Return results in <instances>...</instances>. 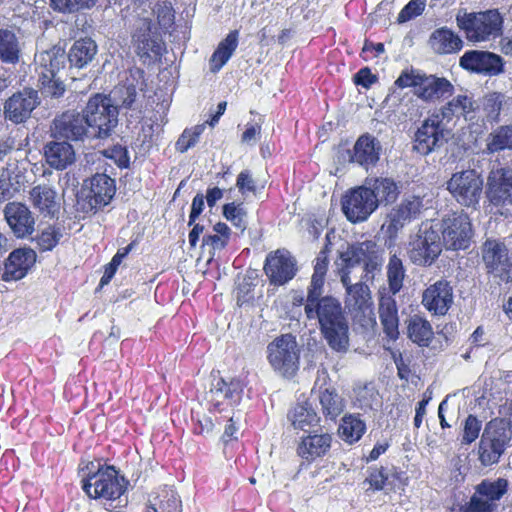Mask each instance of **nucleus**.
Returning a JSON list of instances; mask_svg holds the SVG:
<instances>
[{"mask_svg": "<svg viewBox=\"0 0 512 512\" xmlns=\"http://www.w3.org/2000/svg\"><path fill=\"white\" fill-rule=\"evenodd\" d=\"M325 277H311L307 287L305 315L315 320L328 346L336 352H346L349 347V321L341 302L323 295Z\"/></svg>", "mask_w": 512, "mask_h": 512, "instance_id": "obj_1", "label": "nucleus"}, {"mask_svg": "<svg viewBox=\"0 0 512 512\" xmlns=\"http://www.w3.org/2000/svg\"><path fill=\"white\" fill-rule=\"evenodd\" d=\"M127 481L114 466L99 465L96 472L82 480V489L93 499L103 500L108 511H115L126 505L121 497L126 491Z\"/></svg>", "mask_w": 512, "mask_h": 512, "instance_id": "obj_2", "label": "nucleus"}, {"mask_svg": "<svg viewBox=\"0 0 512 512\" xmlns=\"http://www.w3.org/2000/svg\"><path fill=\"white\" fill-rule=\"evenodd\" d=\"M456 21L466 39L474 43L494 40L503 32V17L497 9L457 15Z\"/></svg>", "mask_w": 512, "mask_h": 512, "instance_id": "obj_3", "label": "nucleus"}, {"mask_svg": "<svg viewBox=\"0 0 512 512\" xmlns=\"http://www.w3.org/2000/svg\"><path fill=\"white\" fill-rule=\"evenodd\" d=\"M93 138L104 139L111 135L118 124V108L110 96L95 94L83 110Z\"/></svg>", "mask_w": 512, "mask_h": 512, "instance_id": "obj_4", "label": "nucleus"}, {"mask_svg": "<svg viewBox=\"0 0 512 512\" xmlns=\"http://www.w3.org/2000/svg\"><path fill=\"white\" fill-rule=\"evenodd\" d=\"M337 266L353 268L362 264L364 267L363 280L372 281L376 272L381 271L383 264L382 252L373 240L348 244L346 249L339 252Z\"/></svg>", "mask_w": 512, "mask_h": 512, "instance_id": "obj_5", "label": "nucleus"}, {"mask_svg": "<svg viewBox=\"0 0 512 512\" xmlns=\"http://www.w3.org/2000/svg\"><path fill=\"white\" fill-rule=\"evenodd\" d=\"M400 88L413 87L420 99L434 102L453 94L454 87L446 78L426 75L417 70L403 71L395 81Z\"/></svg>", "mask_w": 512, "mask_h": 512, "instance_id": "obj_6", "label": "nucleus"}, {"mask_svg": "<svg viewBox=\"0 0 512 512\" xmlns=\"http://www.w3.org/2000/svg\"><path fill=\"white\" fill-rule=\"evenodd\" d=\"M441 228L432 222L422 223L409 242L408 255L412 263L420 266L432 265L442 252Z\"/></svg>", "mask_w": 512, "mask_h": 512, "instance_id": "obj_7", "label": "nucleus"}, {"mask_svg": "<svg viewBox=\"0 0 512 512\" xmlns=\"http://www.w3.org/2000/svg\"><path fill=\"white\" fill-rule=\"evenodd\" d=\"M300 352L296 338L291 334L276 337L267 345V359L271 367L284 377L293 376L299 368Z\"/></svg>", "mask_w": 512, "mask_h": 512, "instance_id": "obj_8", "label": "nucleus"}, {"mask_svg": "<svg viewBox=\"0 0 512 512\" xmlns=\"http://www.w3.org/2000/svg\"><path fill=\"white\" fill-rule=\"evenodd\" d=\"M486 273L497 283L512 281V257L507 246L496 239H487L482 246Z\"/></svg>", "mask_w": 512, "mask_h": 512, "instance_id": "obj_9", "label": "nucleus"}, {"mask_svg": "<svg viewBox=\"0 0 512 512\" xmlns=\"http://www.w3.org/2000/svg\"><path fill=\"white\" fill-rule=\"evenodd\" d=\"M435 112L423 121L414 136L413 149L426 156L440 149L447 143L450 131L446 128L444 119Z\"/></svg>", "mask_w": 512, "mask_h": 512, "instance_id": "obj_10", "label": "nucleus"}, {"mask_svg": "<svg viewBox=\"0 0 512 512\" xmlns=\"http://www.w3.org/2000/svg\"><path fill=\"white\" fill-rule=\"evenodd\" d=\"M447 189L459 204L475 208L482 195L483 179L473 169L463 170L452 174Z\"/></svg>", "mask_w": 512, "mask_h": 512, "instance_id": "obj_11", "label": "nucleus"}, {"mask_svg": "<svg viewBox=\"0 0 512 512\" xmlns=\"http://www.w3.org/2000/svg\"><path fill=\"white\" fill-rule=\"evenodd\" d=\"M116 192L114 179L106 174H96L84 181L81 188L82 208L86 212L102 209L113 199Z\"/></svg>", "mask_w": 512, "mask_h": 512, "instance_id": "obj_12", "label": "nucleus"}, {"mask_svg": "<svg viewBox=\"0 0 512 512\" xmlns=\"http://www.w3.org/2000/svg\"><path fill=\"white\" fill-rule=\"evenodd\" d=\"M441 228L442 245L447 249L460 250L469 247L472 237V225L465 213H454L442 220V223H435Z\"/></svg>", "mask_w": 512, "mask_h": 512, "instance_id": "obj_13", "label": "nucleus"}, {"mask_svg": "<svg viewBox=\"0 0 512 512\" xmlns=\"http://www.w3.org/2000/svg\"><path fill=\"white\" fill-rule=\"evenodd\" d=\"M244 383L239 378L225 380L214 378L210 390L206 393L209 410L223 412L230 407L238 405L242 399Z\"/></svg>", "mask_w": 512, "mask_h": 512, "instance_id": "obj_14", "label": "nucleus"}, {"mask_svg": "<svg viewBox=\"0 0 512 512\" xmlns=\"http://www.w3.org/2000/svg\"><path fill=\"white\" fill-rule=\"evenodd\" d=\"M51 132L55 138L66 141H84L85 139H93L91 130L89 129V125L87 124L83 112H63L53 120Z\"/></svg>", "mask_w": 512, "mask_h": 512, "instance_id": "obj_15", "label": "nucleus"}, {"mask_svg": "<svg viewBox=\"0 0 512 512\" xmlns=\"http://www.w3.org/2000/svg\"><path fill=\"white\" fill-rule=\"evenodd\" d=\"M509 441L510 432L506 428L489 422L484 429L479 443V459L481 463L485 466L497 463Z\"/></svg>", "mask_w": 512, "mask_h": 512, "instance_id": "obj_16", "label": "nucleus"}, {"mask_svg": "<svg viewBox=\"0 0 512 512\" xmlns=\"http://www.w3.org/2000/svg\"><path fill=\"white\" fill-rule=\"evenodd\" d=\"M376 209L372 192L365 185L350 190L342 198V211L352 223L367 220Z\"/></svg>", "mask_w": 512, "mask_h": 512, "instance_id": "obj_17", "label": "nucleus"}, {"mask_svg": "<svg viewBox=\"0 0 512 512\" xmlns=\"http://www.w3.org/2000/svg\"><path fill=\"white\" fill-rule=\"evenodd\" d=\"M508 490V481L504 478L483 480L476 486L465 512H493L497 507L496 501Z\"/></svg>", "mask_w": 512, "mask_h": 512, "instance_id": "obj_18", "label": "nucleus"}, {"mask_svg": "<svg viewBox=\"0 0 512 512\" xmlns=\"http://www.w3.org/2000/svg\"><path fill=\"white\" fill-rule=\"evenodd\" d=\"M263 269L270 284L281 286L295 277L297 261L288 250L278 249L266 256Z\"/></svg>", "mask_w": 512, "mask_h": 512, "instance_id": "obj_19", "label": "nucleus"}, {"mask_svg": "<svg viewBox=\"0 0 512 512\" xmlns=\"http://www.w3.org/2000/svg\"><path fill=\"white\" fill-rule=\"evenodd\" d=\"M459 65L467 71L490 77L500 75L504 72L503 58L490 51H466L460 57Z\"/></svg>", "mask_w": 512, "mask_h": 512, "instance_id": "obj_20", "label": "nucleus"}, {"mask_svg": "<svg viewBox=\"0 0 512 512\" xmlns=\"http://www.w3.org/2000/svg\"><path fill=\"white\" fill-rule=\"evenodd\" d=\"M487 198L494 206L512 205V168L492 170L487 179Z\"/></svg>", "mask_w": 512, "mask_h": 512, "instance_id": "obj_21", "label": "nucleus"}, {"mask_svg": "<svg viewBox=\"0 0 512 512\" xmlns=\"http://www.w3.org/2000/svg\"><path fill=\"white\" fill-rule=\"evenodd\" d=\"M38 92L33 89H24L14 93L4 104L5 118L15 124L25 122L32 111L39 105Z\"/></svg>", "mask_w": 512, "mask_h": 512, "instance_id": "obj_22", "label": "nucleus"}, {"mask_svg": "<svg viewBox=\"0 0 512 512\" xmlns=\"http://www.w3.org/2000/svg\"><path fill=\"white\" fill-rule=\"evenodd\" d=\"M346 306L351 314L362 325L374 321L373 303L368 285L363 282L354 284L348 288Z\"/></svg>", "mask_w": 512, "mask_h": 512, "instance_id": "obj_23", "label": "nucleus"}, {"mask_svg": "<svg viewBox=\"0 0 512 512\" xmlns=\"http://www.w3.org/2000/svg\"><path fill=\"white\" fill-rule=\"evenodd\" d=\"M423 306L433 315H445L453 304V288L441 279L429 285L422 294Z\"/></svg>", "mask_w": 512, "mask_h": 512, "instance_id": "obj_24", "label": "nucleus"}, {"mask_svg": "<svg viewBox=\"0 0 512 512\" xmlns=\"http://www.w3.org/2000/svg\"><path fill=\"white\" fill-rule=\"evenodd\" d=\"M423 209V199L419 196H405L388 214L389 233H397L406 224L417 219Z\"/></svg>", "mask_w": 512, "mask_h": 512, "instance_id": "obj_25", "label": "nucleus"}, {"mask_svg": "<svg viewBox=\"0 0 512 512\" xmlns=\"http://www.w3.org/2000/svg\"><path fill=\"white\" fill-rule=\"evenodd\" d=\"M8 226L17 238H26L34 232L35 219L30 209L20 202H9L4 207Z\"/></svg>", "mask_w": 512, "mask_h": 512, "instance_id": "obj_26", "label": "nucleus"}, {"mask_svg": "<svg viewBox=\"0 0 512 512\" xmlns=\"http://www.w3.org/2000/svg\"><path fill=\"white\" fill-rule=\"evenodd\" d=\"M152 28V20L149 18H139L134 24L132 40L141 56L160 55L162 52L161 39Z\"/></svg>", "mask_w": 512, "mask_h": 512, "instance_id": "obj_27", "label": "nucleus"}, {"mask_svg": "<svg viewBox=\"0 0 512 512\" xmlns=\"http://www.w3.org/2000/svg\"><path fill=\"white\" fill-rule=\"evenodd\" d=\"M36 252L31 248H18L12 251L5 262L2 279L6 282L24 278L36 262Z\"/></svg>", "mask_w": 512, "mask_h": 512, "instance_id": "obj_28", "label": "nucleus"}, {"mask_svg": "<svg viewBox=\"0 0 512 512\" xmlns=\"http://www.w3.org/2000/svg\"><path fill=\"white\" fill-rule=\"evenodd\" d=\"M479 104L472 94L464 93L454 96L437 113L446 122H450L453 117H463L466 121L477 119Z\"/></svg>", "mask_w": 512, "mask_h": 512, "instance_id": "obj_29", "label": "nucleus"}, {"mask_svg": "<svg viewBox=\"0 0 512 512\" xmlns=\"http://www.w3.org/2000/svg\"><path fill=\"white\" fill-rule=\"evenodd\" d=\"M381 144L377 138L366 133L354 144L350 161L364 167L375 165L380 157Z\"/></svg>", "mask_w": 512, "mask_h": 512, "instance_id": "obj_30", "label": "nucleus"}, {"mask_svg": "<svg viewBox=\"0 0 512 512\" xmlns=\"http://www.w3.org/2000/svg\"><path fill=\"white\" fill-rule=\"evenodd\" d=\"M332 444V435L329 433H314L302 437L297 454L304 460L312 462L328 453Z\"/></svg>", "mask_w": 512, "mask_h": 512, "instance_id": "obj_31", "label": "nucleus"}, {"mask_svg": "<svg viewBox=\"0 0 512 512\" xmlns=\"http://www.w3.org/2000/svg\"><path fill=\"white\" fill-rule=\"evenodd\" d=\"M29 200L43 217L54 218L59 213L60 204L56 191L47 185H37L29 192Z\"/></svg>", "mask_w": 512, "mask_h": 512, "instance_id": "obj_32", "label": "nucleus"}, {"mask_svg": "<svg viewBox=\"0 0 512 512\" xmlns=\"http://www.w3.org/2000/svg\"><path fill=\"white\" fill-rule=\"evenodd\" d=\"M44 156L49 166L57 170H64L75 162L74 148L66 140L47 143Z\"/></svg>", "mask_w": 512, "mask_h": 512, "instance_id": "obj_33", "label": "nucleus"}, {"mask_svg": "<svg viewBox=\"0 0 512 512\" xmlns=\"http://www.w3.org/2000/svg\"><path fill=\"white\" fill-rule=\"evenodd\" d=\"M287 419L294 429L302 430L304 432L309 431L320 422V417L315 411L313 405L308 401L295 404L288 411Z\"/></svg>", "mask_w": 512, "mask_h": 512, "instance_id": "obj_34", "label": "nucleus"}, {"mask_svg": "<svg viewBox=\"0 0 512 512\" xmlns=\"http://www.w3.org/2000/svg\"><path fill=\"white\" fill-rule=\"evenodd\" d=\"M23 43L20 37L11 29L0 28V61L8 65L20 62Z\"/></svg>", "mask_w": 512, "mask_h": 512, "instance_id": "obj_35", "label": "nucleus"}, {"mask_svg": "<svg viewBox=\"0 0 512 512\" xmlns=\"http://www.w3.org/2000/svg\"><path fill=\"white\" fill-rule=\"evenodd\" d=\"M378 310L384 333L390 339H397L399 335V318L395 299L392 296H382L379 301Z\"/></svg>", "mask_w": 512, "mask_h": 512, "instance_id": "obj_36", "label": "nucleus"}, {"mask_svg": "<svg viewBox=\"0 0 512 512\" xmlns=\"http://www.w3.org/2000/svg\"><path fill=\"white\" fill-rule=\"evenodd\" d=\"M365 187L369 188L372 192L377 207L383 203L389 204L394 202L399 194L398 186L391 178L367 179Z\"/></svg>", "mask_w": 512, "mask_h": 512, "instance_id": "obj_37", "label": "nucleus"}, {"mask_svg": "<svg viewBox=\"0 0 512 512\" xmlns=\"http://www.w3.org/2000/svg\"><path fill=\"white\" fill-rule=\"evenodd\" d=\"M430 44L436 53L450 54L461 50L463 41L452 30L443 27L432 33Z\"/></svg>", "mask_w": 512, "mask_h": 512, "instance_id": "obj_38", "label": "nucleus"}, {"mask_svg": "<svg viewBox=\"0 0 512 512\" xmlns=\"http://www.w3.org/2000/svg\"><path fill=\"white\" fill-rule=\"evenodd\" d=\"M65 61L66 54L60 46H53L35 55V62L40 68L39 72H46L52 76H56L60 69L64 68Z\"/></svg>", "mask_w": 512, "mask_h": 512, "instance_id": "obj_39", "label": "nucleus"}, {"mask_svg": "<svg viewBox=\"0 0 512 512\" xmlns=\"http://www.w3.org/2000/svg\"><path fill=\"white\" fill-rule=\"evenodd\" d=\"M96 53V43L90 38H83L74 42L67 57L71 65L82 68L94 59Z\"/></svg>", "mask_w": 512, "mask_h": 512, "instance_id": "obj_40", "label": "nucleus"}, {"mask_svg": "<svg viewBox=\"0 0 512 512\" xmlns=\"http://www.w3.org/2000/svg\"><path fill=\"white\" fill-rule=\"evenodd\" d=\"M238 46V31H231L225 39H223L217 49L210 58V70L214 73L218 72L231 58Z\"/></svg>", "mask_w": 512, "mask_h": 512, "instance_id": "obj_41", "label": "nucleus"}, {"mask_svg": "<svg viewBox=\"0 0 512 512\" xmlns=\"http://www.w3.org/2000/svg\"><path fill=\"white\" fill-rule=\"evenodd\" d=\"M505 150H512V124L497 127L486 139L488 153L495 154Z\"/></svg>", "mask_w": 512, "mask_h": 512, "instance_id": "obj_42", "label": "nucleus"}, {"mask_svg": "<svg viewBox=\"0 0 512 512\" xmlns=\"http://www.w3.org/2000/svg\"><path fill=\"white\" fill-rule=\"evenodd\" d=\"M408 337L419 346H429L434 337L430 322L419 316L412 317L408 324Z\"/></svg>", "mask_w": 512, "mask_h": 512, "instance_id": "obj_43", "label": "nucleus"}, {"mask_svg": "<svg viewBox=\"0 0 512 512\" xmlns=\"http://www.w3.org/2000/svg\"><path fill=\"white\" fill-rule=\"evenodd\" d=\"M319 403L326 418L336 419L344 410L343 398L335 389L326 388L319 392Z\"/></svg>", "mask_w": 512, "mask_h": 512, "instance_id": "obj_44", "label": "nucleus"}, {"mask_svg": "<svg viewBox=\"0 0 512 512\" xmlns=\"http://www.w3.org/2000/svg\"><path fill=\"white\" fill-rule=\"evenodd\" d=\"M366 431L365 423L355 415H347L342 418L339 427L341 438L347 443H355Z\"/></svg>", "mask_w": 512, "mask_h": 512, "instance_id": "obj_45", "label": "nucleus"}, {"mask_svg": "<svg viewBox=\"0 0 512 512\" xmlns=\"http://www.w3.org/2000/svg\"><path fill=\"white\" fill-rule=\"evenodd\" d=\"M63 237V227L48 225L42 229L32 240L41 252L53 250Z\"/></svg>", "mask_w": 512, "mask_h": 512, "instance_id": "obj_46", "label": "nucleus"}, {"mask_svg": "<svg viewBox=\"0 0 512 512\" xmlns=\"http://www.w3.org/2000/svg\"><path fill=\"white\" fill-rule=\"evenodd\" d=\"M386 269L389 290L393 295H395L402 289L405 279L406 271L403 262L396 254H394L389 258Z\"/></svg>", "mask_w": 512, "mask_h": 512, "instance_id": "obj_47", "label": "nucleus"}, {"mask_svg": "<svg viewBox=\"0 0 512 512\" xmlns=\"http://www.w3.org/2000/svg\"><path fill=\"white\" fill-rule=\"evenodd\" d=\"M150 501L160 504L168 512H182V501L173 487H161Z\"/></svg>", "mask_w": 512, "mask_h": 512, "instance_id": "obj_48", "label": "nucleus"}, {"mask_svg": "<svg viewBox=\"0 0 512 512\" xmlns=\"http://www.w3.org/2000/svg\"><path fill=\"white\" fill-rule=\"evenodd\" d=\"M504 101L505 95L500 92H491L483 97L482 106L488 122H499Z\"/></svg>", "mask_w": 512, "mask_h": 512, "instance_id": "obj_49", "label": "nucleus"}, {"mask_svg": "<svg viewBox=\"0 0 512 512\" xmlns=\"http://www.w3.org/2000/svg\"><path fill=\"white\" fill-rule=\"evenodd\" d=\"M378 402V393L371 385L358 386L354 389V405L364 411L373 409Z\"/></svg>", "mask_w": 512, "mask_h": 512, "instance_id": "obj_50", "label": "nucleus"}, {"mask_svg": "<svg viewBox=\"0 0 512 512\" xmlns=\"http://www.w3.org/2000/svg\"><path fill=\"white\" fill-rule=\"evenodd\" d=\"M39 81L42 93L46 97L59 98L63 96L65 85L57 75L52 76V74H47L46 72H39Z\"/></svg>", "mask_w": 512, "mask_h": 512, "instance_id": "obj_51", "label": "nucleus"}, {"mask_svg": "<svg viewBox=\"0 0 512 512\" xmlns=\"http://www.w3.org/2000/svg\"><path fill=\"white\" fill-rule=\"evenodd\" d=\"M97 0H50V6L60 13H75L80 10L90 9Z\"/></svg>", "mask_w": 512, "mask_h": 512, "instance_id": "obj_52", "label": "nucleus"}, {"mask_svg": "<svg viewBox=\"0 0 512 512\" xmlns=\"http://www.w3.org/2000/svg\"><path fill=\"white\" fill-rule=\"evenodd\" d=\"M205 128L206 123L198 124L191 129H185L175 144L176 150L184 153L189 148L195 146Z\"/></svg>", "mask_w": 512, "mask_h": 512, "instance_id": "obj_53", "label": "nucleus"}, {"mask_svg": "<svg viewBox=\"0 0 512 512\" xmlns=\"http://www.w3.org/2000/svg\"><path fill=\"white\" fill-rule=\"evenodd\" d=\"M113 102L122 108H132L136 101L137 91L133 84L119 85L113 90Z\"/></svg>", "mask_w": 512, "mask_h": 512, "instance_id": "obj_54", "label": "nucleus"}, {"mask_svg": "<svg viewBox=\"0 0 512 512\" xmlns=\"http://www.w3.org/2000/svg\"><path fill=\"white\" fill-rule=\"evenodd\" d=\"M153 11L157 16L158 24L162 29L168 30L173 26L175 15L171 2H158L155 4Z\"/></svg>", "mask_w": 512, "mask_h": 512, "instance_id": "obj_55", "label": "nucleus"}, {"mask_svg": "<svg viewBox=\"0 0 512 512\" xmlns=\"http://www.w3.org/2000/svg\"><path fill=\"white\" fill-rule=\"evenodd\" d=\"M223 215L235 227L244 230L246 228V213L241 204L235 202L227 203L223 206Z\"/></svg>", "mask_w": 512, "mask_h": 512, "instance_id": "obj_56", "label": "nucleus"}, {"mask_svg": "<svg viewBox=\"0 0 512 512\" xmlns=\"http://www.w3.org/2000/svg\"><path fill=\"white\" fill-rule=\"evenodd\" d=\"M426 6L425 0H411L398 14V23H405L422 14Z\"/></svg>", "mask_w": 512, "mask_h": 512, "instance_id": "obj_57", "label": "nucleus"}, {"mask_svg": "<svg viewBox=\"0 0 512 512\" xmlns=\"http://www.w3.org/2000/svg\"><path fill=\"white\" fill-rule=\"evenodd\" d=\"M482 424L475 416L469 415L464 423L462 443L471 444L475 441L480 433Z\"/></svg>", "mask_w": 512, "mask_h": 512, "instance_id": "obj_58", "label": "nucleus"}, {"mask_svg": "<svg viewBox=\"0 0 512 512\" xmlns=\"http://www.w3.org/2000/svg\"><path fill=\"white\" fill-rule=\"evenodd\" d=\"M236 186L242 194L246 192H255L256 185L249 171L240 172L237 177Z\"/></svg>", "mask_w": 512, "mask_h": 512, "instance_id": "obj_59", "label": "nucleus"}, {"mask_svg": "<svg viewBox=\"0 0 512 512\" xmlns=\"http://www.w3.org/2000/svg\"><path fill=\"white\" fill-rule=\"evenodd\" d=\"M328 249H322L315 259L313 276L325 277L328 270Z\"/></svg>", "mask_w": 512, "mask_h": 512, "instance_id": "obj_60", "label": "nucleus"}, {"mask_svg": "<svg viewBox=\"0 0 512 512\" xmlns=\"http://www.w3.org/2000/svg\"><path fill=\"white\" fill-rule=\"evenodd\" d=\"M204 206H205L204 195L202 193H197L194 196V198L192 200V204H191V211H190L189 221H188L189 226H192L196 222L198 217L203 212Z\"/></svg>", "mask_w": 512, "mask_h": 512, "instance_id": "obj_61", "label": "nucleus"}, {"mask_svg": "<svg viewBox=\"0 0 512 512\" xmlns=\"http://www.w3.org/2000/svg\"><path fill=\"white\" fill-rule=\"evenodd\" d=\"M387 474L384 472V468L374 469L371 471L369 477L366 479V482L369 483L370 488L373 490H381L383 489L386 481Z\"/></svg>", "mask_w": 512, "mask_h": 512, "instance_id": "obj_62", "label": "nucleus"}, {"mask_svg": "<svg viewBox=\"0 0 512 512\" xmlns=\"http://www.w3.org/2000/svg\"><path fill=\"white\" fill-rule=\"evenodd\" d=\"M228 242H229L228 240H226L225 238H223L215 233L208 234V235L203 236L202 247L208 246L213 251H217V250L220 251V250H223L227 246Z\"/></svg>", "mask_w": 512, "mask_h": 512, "instance_id": "obj_63", "label": "nucleus"}, {"mask_svg": "<svg viewBox=\"0 0 512 512\" xmlns=\"http://www.w3.org/2000/svg\"><path fill=\"white\" fill-rule=\"evenodd\" d=\"M261 133V125L259 123H248L246 129L241 136V141L246 144L254 145Z\"/></svg>", "mask_w": 512, "mask_h": 512, "instance_id": "obj_64", "label": "nucleus"}]
</instances>
